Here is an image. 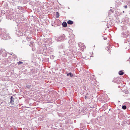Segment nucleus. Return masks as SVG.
I'll return each mask as SVG.
<instances>
[{
	"instance_id": "9",
	"label": "nucleus",
	"mask_w": 130,
	"mask_h": 130,
	"mask_svg": "<svg viewBox=\"0 0 130 130\" xmlns=\"http://www.w3.org/2000/svg\"><path fill=\"white\" fill-rule=\"evenodd\" d=\"M127 27L126 25H124L122 27V30H124L123 31H126V30L127 29Z\"/></svg>"
},
{
	"instance_id": "20",
	"label": "nucleus",
	"mask_w": 130,
	"mask_h": 130,
	"mask_svg": "<svg viewBox=\"0 0 130 130\" xmlns=\"http://www.w3.org/2000/svg\"><path fill=\"white\" fill-rule=\"evenodd\" d=\"M127 4L128 5L130 6V0H129L127 2Z\"/></svg>"
},
{
	"instance_id": "35",
	"label": "nucleus",
	"mask_w": 130,
	"mask_h": 130,
	"mask_svg": "<svg viewBox=\"0 0 130 130\" xmlns=\"http://www.w3.org/2000/svg\"><path fill=\"white\" fill-rule=\"evenodd\" d=\"M12 53H11L10 55H12Z\"/></svg>"
},
{
	"instance_id": "6",
	"label": "nucleus",
	"mask_w": 130,
	"mask_h": 130,
	"mask_svg": "<svg viewBox=\"0 0 130 130\" xmlns=\"http://www.w3.org/2000/svg\"><path fill=\"white\" fill-rule=\"evenodd\" d=\"M10 103L12 105L14 103V99L13 98V97L12 96H10Z\"/></svg>"
},
{
	"instance_id": "14",
	"label": "nucleus",
	"mask_w": 130,
	"mask_h": 130,
	"mask_svg": "<svg viewBox=\"0 0 130 130\" xmlns=\"http://www.w3.org/2000/svg\"><path fill=\"white\" fill-rule=\"evenodd\" d=\"M118 78H114L112 80V82H114L117 83V80Z\"/></svg>"
},
{
	"instance_id": "4",
	"label": "nucleus",
	"mask_w": 130,
	"mask_h": 130,
	"mask_svg": "<svg viewBox=\"0 0 130 130\" xmlns=\"http://www.w3.org/2000/svg\"><path fill=\"white\" fill-rule=\"evenodd\" d=\"M16 34L18 36H23V34L22 32L20 30L19 28L18 27L16 28Z\"/></svg>"
},
{
	"instance_id": "21",
	"label": "nucleus",
	"mask_w": 130,
	"mask_h": 130,
	"mask_svg": "<svg viewBox=\"0 0 130 130\" xmlns=\"http://www.w3.org/2000/svg\"><path fill=\"white\" fill-rule=\"evenodd\" d=\"M113 11L112 10L110 9V10L109 11L108 13H109V14H111V13H112Z\"/></svg>"
},
{
	"instance_id": "37",
	"label": "nucleus",
	"mask_w": 130,
	"mask_h": 130,
	"mask_svg": "<svg viewBox=\"0 0 130 130\" xmlns=\"http://www.w3.org/2000/svg\"><path fill=\"white\" fill-rule=\"evenodd\" d=\"M88 95V94H86V95Z\"/></svg>"
},
{
	"instance_id": "19",
	"label": "nucleus",
	"mask_w": 130,
	"mask_h": 130,
	"mask_svg": "<svg viewBox=\"0 0 130 130\" xmlns=\"http://www.w3.org/2000/svg\"><path fill=\"white\" fill-rule=\"evenodd\" d=\"M23 62L21 61H19L18 62H17V63L18 64V65H20L21 64H22L23 63Z\"/></svg>"
},
{
	"instance_id": "5",
	"label": "nucleus",
	"mask_w": 130,
	"mask_h": 130,
	"mask_svg": "<svg viewBox=\"0 0 130 130\" xmlns=\"http://www.w3.org/2000/svg\"><path fill=\"white\" fill-rule=\"evenodd\" d=\"M9 54V53H6V52L4 50L2 54V56L3 57H5L7 56L8 54Z\"/></svg>"
},
{
	"instance_id": "16",
	"label": "nucleus",
	"mask_w": 130,
	"mask_h": 130,
	"mask_svg": "<svg viewBox=\"0 0 130 130\" xmlns=\"http://www.w3.org/2000/svg\"><path fill=\"white\" fill-rule=\"evenodd\" d=\"M56 18H58L59 16V13L58 12H56Z\"/></svg>"
},
{
	"instance_id": "17",
	"label": "nucleus",
	"mask_w": 130,
	"mask_h": 130,
	"mask_svg": "<svg viewBox=\"0 0 130 130\" xmlns=\"http://www.w3.org/2000/svg\"><path fill=\"white\" fill-rule=\"evenodd\" d=\"M4 49H2L0 50V55L2 54L4 52Z\"/></svg>"
},
{
	"instance_id": "2",
	"label": "nucleus",
	"mask_w": 130,
	"mask_h": 130,
	"mask_svg": "<svg viewBox=\"0 0 130 130\" xmlns=\"http://www.w3.org/2000/svg\"><path fill=\"white\" fill-rule=\"evenodd\" d=\"M65 35L63 34L61 36L54 37V39L57 42H61L66 39Z\"/></svg>"
},
{
	"instance_id": "36",
	"label": "nucleus",
	"mask_w": 130,
	"mask_h": 130,
	"mask_svg": "<svg viewBox=\"0 0 130 130\" xmlns=\"http://www.w3.org/2000/svg\"><path fill=\"white\" fill-rule=\"evenodd\" d=\"M25 41H23V43H24V42H25Z\"/></svg>"
},
{
	"instance_id": "11",
	"label": "nucleus",
	"mask_w": 130,
	"mask_h": 130,
	"mask_svg": "<svg viewBox=\"0 0 130 130\" xmlns=\"http://www.w3.org/2000/svg\"><path fill=\"white\" fill-rule=\"evenodd\" d=\"M67 23L68 24L72 25L73 23V21L69 20L67 22Z\"/></svg>"
},
{
	"instance_id": "29",
	"label": "nucleus",
	"mask_w": 130,
	"mask_h": 130,
	"mask_svg": "<svg viewBox=\"0 0 130 130\" xmlns=\"http://www.w3.org/2000/svg\"><path fill=\"white\" fill-rule=\"evenodd\" d=\"M109 24V26H111L112 25V23H110Z\"/></svg>"
},
{
	"instance_id": "33",
	"label": "nucleus",
	"mask_w": 130,
	"mask_h": 130,
	"mask_svg": "<svg viewBox=\"0 0 130 130\" xmlns=\"http://www.w3.org/2000/svg\"><path fill=\"white\" fill-rule=\"evenodd\" d=\"M128 61H130V57L129 58V59L128 60Z\"/></svg>"
},
{
	"instance_id": "34",
	"label": "nucleus",
	"mask_w": 130,
	"mask_h": 130,
	"mask_svg": "<svg viewBox=\"0 0 130 130\" xmlns=\"http://www.w3.org/2000/svg\"><path fill=\"white\" fill-rule=\"evenodd\" d=\"M105 21H106V22H108V21H107V20H105Z\"/></svg>"
},
{
	"instance_id": "26",
	"label": "nucleus",
	"mask_w": 130,
	"mask_h": 130,
	"mask_svg": "<svg viewBox=\"0 0 130 130\" xmlns=\"http://www.w3.org/2000/svg\"><path fill=\"white\" fill-rule=\"evenodd\" d=\"M85 99H89V98L88 97H87V95H86L85 96Z\"/></svg>"
},
{
	"instance_id": "13",
	"label": "nucleus",
	"mask_w": 130,
	"mask_h": 130,
	"mask_svg": "<svg viewBox=\"0 0 130 130\" xmlns=\"http://www.w3.org/2000/svg\"><path fill=\"white\" fill-rule=\"evenodd\" d=\"M118 73L120 75H122L124 74V73L121 70L119 71Z\"/></svg>"
},
{
	"instance_id": "31",
	"label": "nucleus",
	"mask_w": 130,
	"mask_h": 130,
	"mask_svg": "<svg viewBox=\"0 0 130 130\" xmlns=\"http://www.w3.org/2000/svg\"><path fill=\"white\" fill-rule=\"evenodd\" d=\"M30 43L31 44H33V42H30Z\"/></svg>"
},
{
	"instance_id": "1",
	"label": "nucleus",
	"mask_w": 130,
	"mask_h": 130,
	"mask_svg": "<svg viewBox=\"0 0 130 130\" xmlns=\"http://www.w3.org/2000/svg\"><path fill=\"white\" fill-rule=\"evenodd\" d=\"M0 37L2 39L6 40L11 38L9 34L7 33L6 29L0 28Z\"/></svg>"
},
{
	"instance_id": "12",
	"label": "nucleus",
	"mask_w": 130,
	"mask_h": 130,
	"mask_svg": "<svg viewBox=\"0 0 130 130\" xmlns=\"http://www.w3.org/2000/svg\"><path fill=\"white\" fill-rule=\"evenodd\" d=\"M67 76L70 75V77H72L73 76V75L72 74V73L71 72H70L69 73H67Z\"/></svg>"
},
{
	"instance_id": "7",
	"label": "nucleus",
	"mask_w": 130,
	"mask_h": 130,
	"mask_svg": "<svg viewBox=\"0 0 130 130\" xmlns=\"http://www.w3.org/2000/svg\"><path fill=\"white\" fill-rule=\"evenodd\" d=\"M121 3L118 0H116L115 1V5L117 7H118L120 4Z\"/></svg>"
},
{
	"instance_id": "38",
	"label": "nucleus",
	"mask_w": 130,
	"mask_h": 130,
	"mask_svg": "<svg viewBox=\"0 0 130 130\" xmlns=\"http://www.w3.org/2000/svg\"><path fill=\"white\" fill-rule=\"evenodd\" d=\"M94 76V75H93V76Z\"/></svg>"
},
{
	"instance_id": "10",
	"label": "nucleus",
	"mask_w": 130,
	"mask_h": 130,
	"mask_svg": "<svg viewBox=\"0 0 130 130\" xmlns=\"http://www.w3.org/2000/svg\"><path fill=\"white\" fill-rule=\"evenodd\" d=\"M62 26L64 27H66L67 26V24L66 22H63L62 24Z\"/></svg>"
},
{
	"instance_id": "28",
	"label": "nucleus",
	"mask_w": 130,
	"mask_h": 130,
	"mask_svg": "<svg viewBox=\"0 0 130 130\" xmlns=\"http://www.w3.org/2000/svg\"><path fill=\"white\" fill-rule=\"evenodd\" d=\"M103 39H104V40H106L107 39V38L106 37H104L103 38Z\"/></svg>"
},
{
	"instance_id": "23",
	"label": "nucleus",
	"mask_w": 130,
	"mask_h": 130,
	"mask_svg": "<svg viewBox=\"0 0 130 130\" xmlns=\"http://www.w3.org/2000/svg\"><path fill=\"white\" fill-rule=\"evenodd\" d=\"M126 39H127V40L128 42L130 44V37L129 38H127Z\"/></svg>"
},
{
	"instance_id": "8",
	"label": "nucleus",
	"mask_w": 130,
	"mask_h": 130,
	"mask_svg": "<svg viewBox=\"0 0 130 130\" xmlns=\"http://www.w3.org/2000/svg\"><path fill=\"white\" fill-rule=\"evenodd\" d=\"M65 46V44L64 43H62L59 46L60 48H64Z\"/></svg>"
},
{
	"instance_id": "30",
	"label": "nucleus",
	"mask_w": 130,
	"mask_h": 130,
	"mask_svg": "<svg viewBox=\"0 0 130 130\" xmlns=\"http://www.w3.org/2000/svg\"><path fill=\"white\" fill-rule=\"evenodd\" d=\"M107 27L108 28H109V27H110V26H109V25H108V23H107Z\"/></svg>"
},
{
	"instance_id": "27",
	"label": "nucleus",
	"mask_w": 130,
	"mask_h": 130,
	"mask_svg": "<svg viewBox=\"0 0 130 130\" xmlns=\"http://www.w3.org/2000/svg\"><path fill=\"white\" fill-rule=\"evenodd\" d=\"M124 8L126 9V8H127V6L126 5L125 6H124Z\"/></svg>"
},
{
	"instance_id": "25",
	"label": "nucleus",
	"mask_w": 130,
	"mask_h": 130,
	"mask_svg": "<svg viewBox=\"0 0 130 130\" xmlns=\"http://www.w3.org/2000/svg\"><path fill=\"white\" fill-rule=\"evenodd\" d=\"M54 58V56L53 55H52L50 56V58L52 59H53Z\"/></svg>"
},
{
	"instance_id": "3",
	"label": "nucleus",
	"mask_w": 130,
	"mask_h": 130,
	"mask_svg": "<svg viewBox=\"0 0 130 130\" xmlns=\"http://www.w3.org/2000/svg\"><path fill=\"white\" fill-rule=\"evenodd\" d=\"M122 36L125 38H128L130 37V33L128 30L126 31H123L122 33Z\"/></svg>"
},
{
	"instance_id": "18",
	"label": "nucleus",
	"mask_w": 130,
	"mask_h": 130,
	"mask_svg": "<svg viewBox=\"0 0 130 130\" xmlns=\"http://www.w3.org/2000/svg\"><path fill=\"white\" fill-rule=\"evenodd\" d=\"M122 108L124 110L126 109V106L125 105H124L122 106Z\"/></svg>"
},
{
	"instance_id": "15",
	"label": "nucleus",
	"mask_w": 130,
	"mask_h": 130,
	"mask_svg": "<svg viewBox=\"0 0 130 130\" xmlns=\"http://www.w3.org/2000/svg\"><path fill=\"white\" fill-rule=\"evenodd\" d=\"M46 50H43V54L45 56L46 54Z\"/></svg>"
},
{
	"instance_id": "32",
	"label": "nucleus",
	"mask_w": 130,
	"mask_h": 130,
	"mask_svg": "<svg viewBox=\"0 0 130 130\" xmlns=\"http://www.w3.org/2000/svg\"><path fill=\"white\" fill-rule=\"evenodd\" d=\"M27 88H30V86H27Z\"/></svg>"
},
{
	"instance_id": "22",
	"label": "nucleus",
	"mask_w": 130,
	"mask_h": 130,
	"mask_svg": "<svg viewBox=\"0 0 130 130\" xmlns=\"http://www.w3.org/2000/svg\"><path fill=\"white\" fill-rule=\"evenodd\" d=\"M24 73L25 74H27L28 72L27 71V70L25 69L24 71Z\"/></svg>"
},
{
	"instance_id": "24",
	"label": "nucleus",
	"mask_w": 130,
	"mask_h": 130,
	"mask_svg": "<svg viewBox=\"0 0 130 130\" xmlns=\"http://www.w3.org/2000/svg\"><path fill=\"white\" fill-rule=\"evenodd\" d=\"M111 48V47L110 46V45L108 46L107 48L108 49V50H110V48Z\"/></svg>"
}]
</instances>
